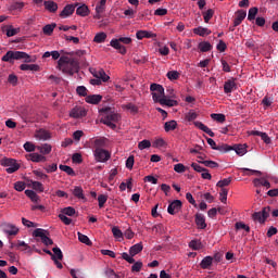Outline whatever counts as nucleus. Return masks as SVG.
<instances>
[{
    "mask_svg": "<svg viewBox=\"0 0 278 278\" xmlns=\"http://www.w3.org/2000/svg\"><path fill=\"white\" fill-rule=\"evenodd\" d=\"M142 262L138 261L135 262L134 265L131 266V273H140V270H142Z\"/></svg>",
    "mask_w": 278,
    "mask_h": 278,
    "instance_id": "nucleus-55",
    "label": "nucleus"
},
{
    "mask_svg": "<svg viewBox=\"0 0 278 278\" xmlns=\"http://www.w3.org/2000/svg\"><path fill=\"white\" fill-rule=\"evenodd\" d=\"M136 37L138 40H142L143 38H156L157 35L149 30H138Z\"/></svg>",
    "mask_w": 278,
    "mask_h": 278,
    "instance_id": "nucleus-18",
    "label": "nucleus"
},
{
    "mask_svg": "<svg viewBox=\"0 0 278 278\" xmlns=\"http://www.w3.org/2000/svg\"><path fill=\"white\" fill-rule=\"evenodd\" d=\"M199 164H204L207 168H218V163L214 161H198Z\"/></svg>",
    "mask_w": 278,
    "mask_h": 278,
    "instance_id": "nucleus-51",
    "label": "nucleus"
},
{
    "mask_svg": "<svg viewBox=\"0 0 278 278\" xmlns=\"http://www.w3.org/2000/svg\"><path fill=\"white\" fill-rule=\"evenodd\" d=\"M58 68L66 75H75L79 68V62L74 58L61 56L58 61Z\"/></svg>",
    "mask_w": 278,
    "mask_h": 278,
    "instance_id": "nucleus-2",
    "label": "nucleus"
},
{
    "mask_svg": "<svg viewBox=\"0 0 278 278\" xmlns=\"http://www.w3.org/2000/svg\"><path fill=\"white\" fill-rule=\"evenodd\" d=\"M193 34H195L197 36H210V34H212V30L203 27V26H199L197 28H193Z\"/></svg>",
    "mask_w": 278,
    "mask_h": 278,
    "instance_id": "nucleus-24",
    "label": "nucleus"
},
{
    "mask_svg": "<svg viewBox=\"0 0 278 278\" xmlns=\"http://www.w3.org/2000/svg\"><path fill=\"white\" fill-rule=\"evenodd\" d=\"M47 233H49V231L42 229V228H37L34 230L33 236L35 238H40L41 242L46 245V247H51V244H53V240L51 238H49L47 236Z\"/></svg>",
    "mask_w": 278,
    "mask_h": 278,
    "instance_id": "nucleus-7",
    "label": "nucleus"
},
{
    "mask_svg": "<svg viewBox=\"0 0 278 278\" xmlns=\"http://www.w3.org/2000/svg\"><path fill=\"white\" fill-rule=\"evenodd\" d=\"M138 149L140 151H144V149H151V141L144 139L138 143Z\"/></svg>",
    "mask_w": 278,
    "mask_h": 278,
    "instance_id": "nucleus-50",
    "label": "nucleus"
},
{
    "mask_svg": "<svg viewBox=\"0 0 278 278\" xmlns=\"http://www.w3.org/2000/svg\"><path fill=\"white\" fill-rule=\"evenodd\" d=\"M14 60H24L26 63L36 62V58L31 59L29 54L21 51H12L9 50L3 56L2 62H9L10 64H14Z\"/></svg>",
    "mask_w": 278,
    "mask_h": 278,
    "instance_id": "nucleus-3",
    "label": "nucleus"
},
{
    "mask_svg": "<svg viewBox=\"0 0 278 278\" xmlns=\"http://www.w3.org/2000/svg\"><path fill=\"white\" fill-rule=\"evenodd\" d=\"M36 136L37 138H39V140H49V138H51L49 131L45 129H40L39 131H37Z\"/></svg>",
    "mask_w": 278,
    "mask_h": 278,
    "instance_id": "nucleus-41",
    "label": "nucleus"
},
{
    "mask_svg": "<svg viewBox=\"0 0 278 278\" xmlns=\"http://www.w3.org/2000/svg\"><path fill=\"white\" fill-rule=\"evenodd\" d=\"M101 99H103V97H101L99 94H92V96H88L86 98V102L91 103L92 105H97V104L101 103Z\"/></svg>",
    "mask_w": 278,
    "mask_h": 278,
    "instance_id": "nucleus-28",
    "label": "nucleus"
},
{
    "mask_svg": "<svg viewBox=\"0 0 278 278\" xmlns=\"http://www.w3.org/2000/svg\"><path fill=\"white\" fill-rule=\"evenodd\" d=\"M1 166H5L7 168V173L9 175H12V173H16V170H18V168H21V165H18V163H16V160L14 159H8L4 157L0 161Z\"/></svg>",
    "mask_w": 278,
    "mask_h": 278,
    "instance_id": "nucleus-5",
    "label": "nucleus"
},
{
    "mask_svg": "<svg viewBox=\"0 0 278 278\" xmlns=\"http://www.w3.org/2000/svg\"><path fill=\"white\" fill-rule=\"evenodd\" d=\"M98 203H99V207H103L105 205V203H108V195L105 194H100L98 197Z\"/></svg>",
    "mask_w": 278,
    "mask_h": 278,
    "instance_id": "nucleus-59",
    "label": "nucleus"
},
{
    "mask_svg": "<svg viewBox=\"0 0 278 278\" xmlns=\"http://www.w3.org/2000/svg\"><path fill=\"white\" fill-rule=\"evenodd\" d=\"M106 144H108V138H105V137H100V138L93 140L94 150L103 149L106 147Z\"/></svg>",
    "mask_w": 278,
    "mask_h": 278,
    "instance_id": "nucleus-19",
    "label": "nucleus"
},
{
    "mask_svg": "<svg viewBox=\"0 0 278 278\" xmlns=\"http://www.w3.org/2000/svg\"><path fill=\"white\" fill-rule=\"evenodd\" d=\"M253 185L255 188H260V186H264L267 189L270 188V182L264 178H255Z\"/></svg>",
    "mask_w": 278,
    "mask_h": 278,
    "instance_id": "nucleus-25",
    "label": "nucleus"
},
{
    "mask_svg": "<svg viewBox=\"0 0 278 278\" xmlns=\"http://www.w3.org/2000/svg\"><path fill=\"white\" fill-rule=\"evenodd\" d=\"M76 14L78 16H88V14H90V9H88V5L81 4L76 9Z\"/></svg>",
    "mask_w": 278,
    "mask_h": 278,
    "instance_id": "nucleus-30",
    "label": "nucleus"
},
{
    "mask_svg": "<svg viewBox=\"0 0 278 278\" xmlns=\"http://www.w3.org/2000/svg\"><path fill=\"white\" fill-rule=\"evenodd\" d=\"M87 112L84 106H75L70 111L71 118H84L86 116Z\"/></svg>",
    "mask_w": 278,
    "mask_h": 278,
    "instance_id": "nucleus-10",
    "label": "nucleus"
},
{
    "mask_svg": "<svg viewBox=\"0 0 278 278\" xmlns=\"http://www.w3.org/2000/svg\"><path fill=\"white\" fill-rule=\"evenodd\" d=\"M112 233L114 236V238L119 239L123 238V231L118 229V227L114 226L112 228Z\"/></svg>",
    "mask_w": 278,
    "mask_h": 278,
    "instance_id": "nucleus-63",
    "label": "nucleus"
},
{
    "mask_svg": "<svg viewBox=\"0 0 278 278\" xmlns=\"http://www.w3.org/2000/svg\"><path fill=\"white\" fill-rule=\"evenodd\" d=\"M52 251H53L52 255H54L56 260H60V261L64 260V254L62 253V250L60 248L55 247L52 249Z\"/></svg>",
    "mask_w": 278,
    "mask_h": 278,
    "instance_id": "nucleus-52",
    "label": "nucleus"
},
{
    "mask_svg": "<svg viewBox=\"0 0 278 278\" xmlns=\"http://www.w3.org/2000/svg\"><path fill=\"white\" fill-rule=\"evenodd\" d=\"M29 186H31L33 190H36L37 192H45V186L40 181L30 180Z\"/></svg>",
    "mask_w": 278,
    "mask_h": 278,
    "instance_id": "nucleus-31",
    "label": "nucleus"
},
{
    "mask_svg": "<svg viewBox=\"0 0 278 278\" xmlns=\"http://www.w3.org/2000/svg\"><path fill=\"white\" fill-rule=\"evenodd\" d=\"M258 9L257 7H253L249 10L248 21H255V16H257Z\"/></svg>",
    "mask_w": 278,
    "mask_h": 278,
    "instance_id": "nucleus-46",
    "label": "nucleus"
},
{
    "mask_svg": "<svg viewBox=\"0 0 278 278\" xmlns=\"http://www.w3.org/2000/svg\"><path fill=\"white\" fill-rule=\"evenodd\" d=\"M18 251H28L29 245L25 243V241H17V244L15 245Z\"/></svg>",
    "mask_w": 278,
    "mask_h": 278,
    "instance_id": "nucleus-57",
    "label": "nucleus"
},
{
    "mask_svg": "<svg viewBox=\"0 0 278 278\" xmlns=\"http://www.w3.org/2000/svg\"><path fill=\"white\" fill-rule=\"evenodd\" d=\"M181 207H182L181 201L180 200H174L173 202L169 203V205L167 207V212L172 216H175V214H178V212L181 211Z\"/></svg>",
    "mask_w": 278,
    "mask_h": 278,
    "instance_id": "nucleus-9",
    "label": "nucleus"
},
{
    "mask_svg": "<svg viewBox=\"0 0 278 278\" xmlns=\"http://www.w3.org/2000/svg\"><path fill=\"white\" fill-rule=\"evenodd\" d=\"M94 160L96 162L105 163L110 157H112V154H110V151L105 149H96L93 151Z\"/></svg>",
    "mask_w": 278,
    "mask_h": 278,
    "instance_id": "nucleus-8",
    "label": "nucleus"
},
{
    "mask_svg": "<svg viewBox=\"0 0 278 278\" xmlns=\"http://www.w3.org/2000/svg\"><path fill=\"white\" fill-rule=\"evenodd\" d=\"M93 77L100 79L101 81H110V77L108 76V74H105V71L100 68V70H94L92 73Z\"/></svg>",
    "mask_w": 278,
    "mask_h": 278,
    "instance_id": "nucleus-17",
    "label": "nucleus"
},
{
    "mask_svg": "<svg viewBox=\"0 0 278 278\" xmlns=\"http://www.w3.org/2000/svg\"><path fill=\"white\" fill-rule=\"evenodd\" d=\"M3 31H7L8 38H12V36H16L21 31V28H14L12 25L4 26Z\"/></svg>",
    "mask_w": 278,
    "mask_h": 278,
    "instance_id": "nucleus-26",
    "label": "nucleus"
},
{
    "mask_svg": "<svg viewBox=\"0 0 278 278\" xmlns=\"http://www.w3.org/2000/svg\"><path fill=\"white\" fill-rule=\"evenodd\" d=\"M233 90H236V80L228 79L224 84V92H225V94H231V92H233Z\"/></svg>",
    "mask_w": 278,
    "mask_h": 278,
    "instance_id": "nucleus-16",
    "label": "nucleus"
},
{
    "mask_svg": "<svg viewBox=\"0 0 278 278\" xmlns=\"http://www.w3.org/2000/svg\"><path fill=\"white\" fill-rule=\"evenodd\" d=\"M164 129H165L166 132H168V131H175V129H177V121L172 119V121H169V122H166V123L164 124Z\"/></svg>",
    "mask_w": 278,
    "mask_h": 278,
    "instance_id": "nucleus-34",
    "label": "nucleus"
},
{
    "mask_svg": "<svg viewBox=\"0 0 278 278\" xmlns=\"http://www.w3.org/2000/svg\"><path fill=\"white\" fill-rule=\"evenodd\" d=\"M78 240L83 244H87V247H92V241H90V238H88V236H86L81 232H78Z\"/></svg>",
    "mask_w": 278,
    "mask_h": 278,
    "instance_id": "nucleus-37",
    "label": "nucleus"
},
{
    "mask_svg": "<svg viewBox=\"0 0 278 278\" xmlns=\"http://www.w3.org/2000/svg\"><path fill=\"white\" fill-rule=\"evenodd\" d=\"M43 5L48 12H51L52 14L58 12V4L54 1L47 0L43 2Z\"/></svg>",
    "mask_w": 278,
    "mask_h": 278,
    "instance_id": "nucleus-23",
    "label": "nucleus"
},
{
    "mask_svg": "<svg viewBox=\"0 0 278 278\" xmlns=\"http://www.w3.org/2000/svg\"><path fill=\"white\" fill-rule=\"evenodd\" d=\"M62 214L64 216H75V208L72 207V206H67V207L62 210Z\"/></svg>",
    "mask_w": 278,
    "mask_h": 278,
    "instance_id": "nucleus-54",
    "label": "nucleus"
},
{
    "mask_svg": "<svg viewBox=\"0 0 278 278\" xmlns=\"http://www.w3.org/2000/svg\"><path fill=\"white\" fill-rule=\"evenodd\" d=\"M105 3H108V0H100V3L96 5V18H101V14L105 12Z\"/></svg>",
    "mask_w": 278,
    "mask_h": 278,
    "instance_id": "nucleus-20",
    "label": "nucleus"
},
{
    "mask_svg": "<svg viewBox=\"0 0 278 278\" xmlns=\"http://www.w3.org/2000/svg\"><path fill=\"white\" fill-rule=\"evenodd\" d=\"M24 149H25V151H27V153H33V151H36V146H34V143L27 141L26 143H24Z\"/></svg>",
    "mask_w": 278,
    "mask_h": 278,
    "instance_id": "nucleus-61",
    "label": "nucleus"
},
{
    "mask_svg": "<svg viewBox=\"0 0 278 278\" xmlns=\"http://www.w3.org/2000/svg\"><path fill=\"white\" fill-rule=\"evenodd\" d=\"M56 24H48L43 27V34H46V36H51V34H53V30L55 29Z\"/></svg>",
    "mask_w": 278,
    "mask_h": 278,
    "instance_id": "nucleus-47",
    "label": "nucleus"
},
{
    "mask_svg": "<svg viewBox=\"0 0 278 278\" xmlns=\"http://www.w3.org/2000/svg\"><path fill=\"white\" fill-rule=\"evenodd\" d=\"M106 38H108V34L98 33L93 38V42H98V45H101V42H105Z\"/></svg>",
    "mask_w": 278,
    "mask_h": 278,
    "instance_id": "nucleus-43",
    "label": "nucleus"
},
{
    "mask_svg": "<svg viewBox=\"0 0 278 278\" xmlns=\"http://www.w3.org/2000/svg\"><path fill=\"white\" fill-rule=\"evenodd\" d=\"M25 194L26 197H28V199H30V201H33V203H38V201H40V197H38V193H36L34 190H25Z\"/></svg>",
    "mask_w": 278,
    "mask_h": 278,
    "instance_id": "nucleus-32",
    "label": "nucleus"
},
{
    "mask_svg": "<svg viewBox=\"0 0 278 278\" xmlns=\"http://www.w3.org/2000/svg\"><path fill=\"white\" fill-rule=\"evenodd\" d=\"M14 189L17 191V192H23V190H25V182L23 181H16L14 184Z\"/></svg>",
    "mask_w": 278,
    "mask_h": 278,
    "instance_id": "nucleus-64",
    "label": "nucleus"
},
{
    "mask_svg": "<svg viewBox=\"0 0 278 278\" xmlns=\"http://www.w3.org/2000/svg\"><path fill=\"white\" fill-rule=\"evenodd\" d=\"M2 229L4 233H8V236H16V233H18V228L13 224L4 223L2 224Z\"/></svg>",
    "mask_w": 278,
    "mask_h": 278,
    "instance_id": "nucleus-12",
    "label": "nucleus"
},
{
    "mask_svg": "<svg viewBox=\"0 0 278 278\" xmlns=\"http://www.w3.org/2000/svg\"><path fill=\"white\" fill-rule=\"evenodd\" d=\"M268 216H270V206L263 207L262 211L253 213L252 218L261 225H264Z\"/></svg>",
    "mask_w": 278,
    "mask_h": 278,
    "instance_id": "nucleus-6",
    "label": "nucleus"
},
{
    "mask_svg": "<svg viewBox=\"0 0 278 278\" xmlns=\"http://www.w3.org/2000/svg\"><path fill=\"white\" fill-rule=\"evenodd\" d=\"M110 45L111 47H113V49H116L117 51H119L122 55H125V53H127V48L121 45V39H112Z\"/></svg>",
    "mask_w": 278,
    "mask_h": 278,
    "instance_id": "nucleus-13",
    "label": "nucleus"
},
{
    "mask_svg": "<svg viewBox=\"0 0 278 278\" xmlns=\"http://www.w3.org/2000/svg\"><path fill=\"white\" fill-rule=\"evenodd\" d=\"M26 159L29 160L30 162H47V156L39 154V153H30L26 155Z\"/></svg>",
    "mask_w": 278,
    "mask_h": 278,
    "instance_id": "nucleus-14",
    "label": "nucleus"
},
{
    "mask_svg": "<svg viewBox=\"0 0 278 278\" xmlns=\"http://www.w3.org/2000/svg\"><path fill=\"white\" fill-rule=\"evenodd\" d=\"M142 249H143L142 243H137V244L130 247L129 255H131V257H136V255H138V253H141Z\"/></svg>",
    "mask_w": 278,
    "mask_h": 278,
    "instance_id": "nucleus-27",
    "label": "nucleus"
},
{
    "mask_svg": "<svg viewBox=\"0 0 278 278\" xmlns=\"http://www.w3.org/2000/svg\"><path fill=\"white\" fill-rule=\"evenodd\" d=\"M73 194L76 197V199H86V195H84V189L81 187H74Z\"/></svg>",
    "mask_w": 278,
    "mask_h": 278,
    "instance_id": "nucleus-38",
    "label": "nucleus"
},
{
    "mask_svg": "<svg viewBox=\"0 0 278 278\" xmlns=\"http://www.w3.org/2000/svg\"><path fill=\"white\" fill-rule=\"evenodd\" d=\"M211 118L216 121V123H225L226 116L223 113H213L211 114Z\"/></svg>",
    "mask_w": 278,
    "mask_h": 278,
    "instance_id": "nucleus-42",
    "label": "nucleus"
},
{
    "mask_svg": "<svg viewBox=\"0 0 278 278\" xmlns=\"http://www.w3.org/2000/svg\"><path fill=\"white\" fill-rule=\"evenodd\" d=\"M213 262H214V257L205 256L201 261L200 266H201V268H203V270H208V268L212 266Z\"/></svg>",
    "mask_w": 278,
    "mask_h": 278,
    "instance_id": "nucleus-22",
    "label": "nucleus"
},
{
    "mask_svg": "<svg viewBox=\"0 0 278 278\" xmlns=\"http://www.w3.org/2000/svg\"><path fill=\"white\" fill-rule=\"evenodd\" d=\"M166 77L170 81H175V80L179 79V72H177V71H169V72H167Z\"/></svg>",
    "mask_w": 278,
    "mask_h": 278,
    "instance_id": "nucleus-48",
    "label": "nucleus"
},
{
    "mask_svg": "<svg viewBox=\"0 0 278 278\" xmlns=\"http://www.w3.org/2000/svg\"><path fill=\"white\" fill-rule=\"evenodd\" d=\"M161 105H167V108H175L177 105L176 100L166 99V96L160 100Z\"/></svg>",
    "mask_w": 278,
    "mask_h": 278,
    "instance_id": "nucleus-36",
    "label": "nucleus"
},
{
    "mask_svg": "<svg viewBox=\"0 0 278 278\" xmlns=\"http://www.w3.org/2000/svg\"><path fill=\"white\" fill-rule=\"evenodd\" d=\"M190 249H193V251H199L201 249V241L192 240L189 242Z\"/></svg>",
    "mask_w": 278,
    "mask_h": 278,
    "instance_id": "nucleus-62",
    "label": "nucleus"
},
{
    "mask_svg": "<svg viewBox=\"0 0 278 278\" xmlns=\"http://www.w3.org/2000/svg\"><path fill=\"white\" fill-rule=\"evenodd\" d=\"M150 90L152 92V99L155 101V103H160V101L166 97L164 93V87L162 85L152 84L150 86Z\"/></svg>",
    "mask_w": 278,
    "mask_h": 278,
    "instance_id": "nucleus-4",
    "label": "nucleus"
},
{
    "mask_svg": "<svg viewBox=\"0 0 278 278\" xmlns=\"http://www.w3.org/2000/svg\"><path fill=\"white\" fill-rule=\"evenodd\" d=\"M195 225L198 229H205V227H207V224L205 223V216L203 214H195Z\"/></svg>",
    "mask_w": 278,
    "mask_h": 278,
    "instance_id": "nucleus-15",
    "label": "nucleus"
},
{
    "mask_svg": "<svg viewBox=\"0 0 278 278\" xmlns=\"http://www.w3.org/2000/svg\"><path fill=\"white\" fill-rule=\"evenodd\" d=\"M104 275L106 278H118L119 276L114 271V269L106 267L104 269Z\"/></svg>",
    "mask_w": 278,
    "mask_h": 278,
    "instance_id": "nucleus-49",
    "label": "nucleus"
},
{
    "mask_svg": "<svg viewBox=\"0 0 278 278\" xmlns=\"http://www.w3.org/2000/svg\"><path fill=\"white\" fill-rule=\"evenodd\" d=\"M21 71H39L40 66L36 64H22L20 65Z\"/></svg>",
    "mask_w": 278,
    "mask_h": 278,
    "instance_id": "nucleus-40",
    "label": "nucleus"
},
{
    "mask_svg": "<svg viewBox=\"0 0 278 278\" xmlns=\"http://www.w3.org/2000/svg\"><path fill=\"white\" fill-rule=\"evenodd\" d=\"M79 3L74 4H66L62 12L60 13L61 18H68V16H73L75 12V8H77Z\"/></svg>",
    "mask_w": 278,
    "mask_h": 278,
    "instance_id": "nucleus-11",
    "label": "nucleus"
},
{
    "mask_svg": "<svg viewBox=\"0 0 278 278\" xmlns=\"http://www.w3.org/2000/svg\"><path fill=\"white\" fill-rule=\"evenodd\" d=\"M229 184H231V178H225L217 182V188H225V187L229 186Z\"/></svg>",
    "mask_w": 278,
    "mask_h": 278,
    "instance_id": "nucleus-60",
    "label": "nucleus"
},
{
    "mask_svg": "<svg viewBox=\"0 0 278 278\" xmlns=\"http://www.w3.org/2000/svg\"><path fill=\"white\" fill-rule=\"evenodd\" d=\"M198 48L201 51V53H207V51L213 49V46H212V43H210V41H201L198 45Z\"/></svg>",
    "mask_w": 278,
    "mask_h": 278,
    "instance_id": "nucleus-29",
    "label": "nucleus"
},
{
    "mask_svg": "<svg viewBox=\"0 0 278 278\" xmlns=\"http://www.w3.org/2000/svg\"><path fill=\"white\" fill-rule=\"evenodd\" d=\"M244 18H247V11H238L237 17L233 21V27H238L239 25H241Z\"/></svg>",
    "mask_w": 278,
    "mask_h": 278,
    "instance_id": "nucleus-21",
    "label": "nucleus"
},
{
    "mask_svg": "<svg viewBox=\"0 0 278 278\" xmlns=\"http://www.w3.org/2000/svg\"><path fill=\"white\" fill-rule=\"evenodd\" d=\"M99 112L102 116L101 123H103V125H106V127H110V129H116V123L121 121V115L114 112V109L110 106H104L100 109Z\"/></svg>",
    "mask_w": 278,
    "mask_h": 278,
    "instance_id": "nucleus-1",
    "label": "nucleus"
},
{
    "mask_svg": "<svg viewBox=\"0 0 278 278\" xmlns=\"http://www.w3.org/2000/svg\"><path fill=\"white\" fill-rule=\"evenodd\" d=\"M76 92L79 97H88V89L85 86H78Z\"/></svg>",
    "mask_w": 278,
    "mask_h": 278,
    "instance_id": "nucleus-53",
    "label": "nucleus"
},
{
    "mask_svg": "<svg viewBox=\"0 0 278 278\" xmlns=\"http://www.w3.org/2000/svg\"><path fill=\"white\" fill-rule=\"evenodd\" d=\"M60 170H63V173H66V175H70L71 177H75V170L73 167L68 165H61L59 166Z\"/></svg>",
    "mask_w": 278,
    "mask_h": 278,
    "instance_id": "nucleus-44",
    "label": "nucleus"
},
{
    "mask_svg": "<svg viewBox=\"0 0 278 278\" xmlns=\"http://www.w3.org/2000/svg\"><path fill=\"white\" fill-rule=\"evenodd\" d=\"M215 149H216L215 151H219V153H229V151H233V147L227 143L218 144L217 148Z\"/></svg>",
    "mask_w": 278,
    "mask_h": 278,
    "instance_id": "nucleus-35",
    "label": "nucleus"
},
{
    "mask_svg": "<svg viewBox=\"0 0 278 278\" xmlns=\"http://www.w3.org/2000/svg\"><path fill=\"white\" fill-rule=\"evenodd\" d=\"M37 149L40 153H42V155H49V153H51V144L49 143L38 146Z\"/></svg>",
    "mask_w": 278,
    "mask_h": 278,
    "instance_id": "nucleus-39",
    "label": "nucleus"
},
{
    "mask_svg": "<svg viewBox=\"0 0 278 278\" xmlns=\"http://www.w3.org/2000/svg\"><path fill=\"white\" fill-rule=\"evenodd\" d=\"M232 151H236L237 155H245L247 144H235Z\"/></svg>",
    "mask_w": 278,
    "mask_h": 278,
    "instance_id": "nucleus-33",
    "label": "nucleus"
},
{
    "mask_svg": "<svg viewBox=\"0 0 278 278\" xmlns=\"http://www.w3.org/2000/svg\"><path fill=\"white\" fill-rule=\"evenodd\" d=\"M202 15L204 18V23H210V21H212V18L214 17V10L208 9L206 12H203Z\"/></svg>",
    "mask_w": 278,
    "mask_h": 278,
    "instance_id": "nucleus-45",
    "label": "nucleus"
},
{
    "mask_svg": "<svg viewBox=\"0 0 278 278\" xmlns=\"http://www.w3.org/2000/svg\"><path fill=\"white\" fill-rule=\"evenodd\" d=\"M198 114L197 112L194 111H189L187 114H186V119L189 121V123H191V121H197L198 118Z\"/></svg>",
    "mask_w": 278,
    "mask_h": 278,
    "instance_id": "nucleus-58",
    "label": "nucleus"
},
{
    "mask_svg": "<svg viewBox=\"0 0 278 278\" xmlns=\"http://www.w3.org/2000/svg\"><path fill=\"white\" fill-rule=\"evenodd\" d=\"M25 8V2H12L10 10H23Z\"/></svg>",
    "mask_w": 278,
    "mask_h": 278,
    "instance_id": "nucleus-56",
    "label": "nucleus"
}]
</instances>
